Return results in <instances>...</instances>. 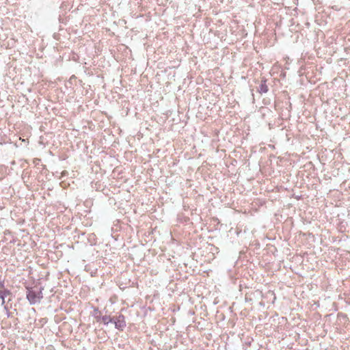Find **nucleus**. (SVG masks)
Returning <instances> with one entry per match:
<instances>
[{
	"label": "nucleus",
	"instance_id": "8",
	"mask_svg": "<svg viewBox=\"0 0 350 350\" xmlns=\"http://www.w3.org/2000/svg\"><path fill=\"white\" fill-rule=\"evenodd\" d=\"M262 90L264 92H267V89H266L265 88H262Z\"/></svg>",
	"mask_w": 350,
	"mask_h": 350
},
{
	"label": "nucleus",
	"instance_id": "6",
	"mask_svg": "<svg viewBox=\"0 0 350 350\" xmlns=\"http://www.w3.org/2000/svg\"><path fill=\"white\" fill-rule=\"evenodd\" d=\"M5 314H6V315H7L8 318L10 317V316H11V313L10 312V311H9V310H8V312H5Z\"/></svg>",
	"mask_w": 350,
	"mask_h": 350
},
{
	"label": "nucleus",
	"instance_id": "4",
	"mask_svg": "<svg viewBox=\"0 0 350 350\" xmlns=\"http://www.w3.org/2000/svg\"><path fill=\"white\" fill-rule=\"evenodd\" d=\"M100 319L102 322L105 325H107L109 323H112V321H113V319L111 318L109 316L107 315L103 316L100 318Z\"/></svg>",
	"mask_w": 350,
	"mask_h": 350
},
{
	"label": "nucleus",
	"instance_id": "7",
	"mask_svg": "<svg viewBox=\"0 0 350 350\" xmlns=\"http://www.w3.org/2000/svg\"><path fill=\"white\" fill-rule=\"evenodd\" d=\"M262 90L264 92H267V89H266L265 88H262Z\"/></svg>",
	"mask_w": 350,
	"mask_h": 350
},
{
	"label": "nucleus",
	"instance_id": "9",
	"mask_svg": "<svg viewBox=\"0 0 350 350\" xmlns=\"http://www.w3.org/2000/svg\"><path fill=\"white\" fill-rule=\"evenodd\" d=\"M0 299L2 300V295L0 294Z\"/></svg>",
	"mask_w": 350,
	"mask_h": 350
},
{
	"label": "nucleus",
	"instance_id": "3",
	"mask_svg": "<svg viewBox=\"0 0 350 350\" xmlns=\"http://www.w3.org/2000/svg\"><path fill=\"white\" fill-rule=\"evenodd\" d=\"M0 294L2 295L1 306H4V304L5 303V299L7 296L11 294V292L9 290L4 289L0 291Z\"/></svg>",
	"mask_w": 350,
	"mask_h": 350
},
{
	"label": "nucleus",
	"instance_id": "2",
	"mask_svg": "<svg viewBox=\"0 0 350 350\" xmlns=\"http://www.w3.org/2000/svg\"><path fill=\"white\" fill-rule=\"evenodd\" d=\"M113 323H114L115 327L118 329H122L123 327L125 326L124 321L120 319L118 320H114L112 321Z\"/></svg>",
	"mask_w": 350,
	"mask_h": 350
},
{
	"label": "nucleus",
	"instance_id": "1",
	"mask_svg": "<svg viewBox=\"0 0 350 350\" xmlns=\"http://www.w3.org/2000/svg\"><path fill=\"white\" fill-rule=\"evenodd\" d=\"M42 290V287L27 288L26 297L30 304L34 305L40 302L43 297Z\"/></svg>",
	"mask_w": 350,
	"mask_h": 350
},
{
	"label": "nucleus",
	"instance_id": "5",
	"mask_svg": "<svg viewBox=\"0 0 350 350\" xmlns=\"http://www.w3.org/2000/svg\"><path fill=\"white\" fill-rule=\"evenodd\" d=\"M3 306V309H4V310L5 311V312H8V311L9 310H8V306H5V304H4V306Z\"/></svg>",
	"mask_w": 350,
	"mask_h": 350
}]
</instances>
